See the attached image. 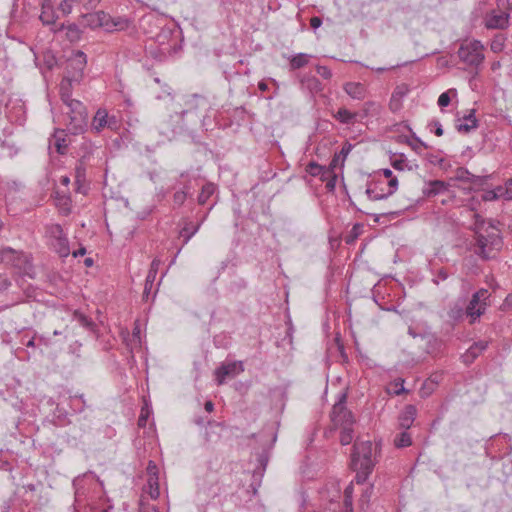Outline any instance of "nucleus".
Returning a JSON list of instances; mask_svg holds the SVG:
<instances>
[{
	"label": "nucleus",
	"instance_id": "obj_27",
	"mask_svg": "<svg viewBox=\"0 0 512 512\" xmlns=\"http://www.w3.org/2000/svg\"><path fill=\"white\" fill-rule=\"evenodd\" d=\"M56 18L57 16L55 15L52 7L49 4L43 3L41 14L39 16V19L43 25H54Z\"/></svg>",
	"mask_w": 512,
	"mask_h": 512
},
{
	"label": "nucleus",
	"instance_id": "obj_21",
	"mask_svg": "<svg viewBox=\"0 0 512 512\" xmlns=\"http://www.w3.org/2000/svg\"><path fill=\"white\" fill-rule=\"evenodd\" d=\"M67 135L65 130L56 129L54 134L52 135V144L55 147L56 151L63 155L66 153L68 148V142L66 139Z\"/></svg>",
	"mask_w": 512,
	"mask_h": 512
},
{
	"label": "nucleus",
	"instance_id": "obj_48",
	"mask_svg": "<svg viewBox=\"0 0 512 512\" xmlns=\"http://www.w3.org/2000/svg\"><path fill=\"white\" fill-rule=\"evenodd\" d=\"M481 199L485 202L488 201H496L497 200V192L494 189H485L481 194Z\"/></svg>",
	"mask_w": 512,
	"mask_h": 512
},
{
	"label": "nucleus",
	"instance_id": "obj_19",
	"mask_svg": "<svg viewBox=\"0 0 512 512\" xmlns=\"http://www.w3.org/2000/svg\"><path fill=\"white\" fill-rule=\"evenodd\" d=\"M74 170L76 191L79 193H83V189L85 187L86 182V165L83 158L78 160Z\"/></svg>",
	"mask_w": 512,
	"mask_h": 512
},
{
	"label": "nucleus",
	"instance_id": "obj_42",
	"mask_svg": "<svg viewBox=\"0 0 512 512\" xmlns=\"http://www.w3.org/2000/svg\"><path fill=\"white\" fill-rule=\"evenodd\" d=\"M391 165L394 169L403 171L407 166L406 159H405L404 155L400 154L399 156L394 157L391 160Z\"/></svg>",
	"mask_w": 512,
	"mask_h": 512
},
{
	"label": "nucleus",
	"instance_id": "obj_55",
	"mask_svg": "<svg viewBox=\"0 0 512 512\" xmlns=\"http://www.w3.org/2000/svg\"><path fill=\"white\" fill-rule=\"evenodd\" d=\"M386 183V188L390 193V196L397 190L398 187V180L396 177H392L388 180Z\"/></svg>",
	"mask_w": 512,
	"mask_h": 512
},
{
	"label": "nucleus",
	"instance_id": "obj_2",
	"mask_svg": "<svg viewBox=\"0 0 512 512\" xmlns=\"http://www.w3.org/2000/svg\"><path fill=\"white\" fill-rule=\"evenodd\" d=\"M351 465L357 472V483H363L366 481L375 465L374 460L372 459L371 441H355L353 453L351 455Z\"/></svg>",
	"mask_w": 512,
	"mask_h": 512
},
{
	"label": "nucleus",
	"instance_id": "obj_15",
	"mask_svg": "<svg viewBox=\"0 0 512 512\" xmlns=\"http://www.w3.org/2000/svg\"><path fill=\"white\" fill-rule=\"evenodd\" d=\"M509 10L503 9L499 13H494L486 20V27L488 29H504L508 25Z\"/></svg>",
	"mask_w": 512,
	"mask_h": 512
},
{
	"label": "nucleus",
	"instance_id": "obj_53",
	"mask_svg": "<svg viewBox=\"0 0 512 512\" xmlns=\"http://www.w3.org/2000/svg\"><path fill=\"white\" fill-rule=\"evenodd\" d=\"M146 470H147L148 478L158 477V467L154 461L150 460L148 462Z\"/></svg>",
	"mask_w": 512,
	"mask_h": 512
},
{
	"label": "nucleus",
	"instance_id": "obj_63",
	"mask_svg": "<svg viewBox=\"0 0 512 512\" xmlns=\"http://www.w3.org/2000/svg\"><path fill=\"white\" fill-rule=\"evenodd\" d=\"M322 24V20L321 18L315 16V17H312L310 19V26L313 28V29H317L321 26Z\"/></svg>",
	"mask_w": 512,
	"mask_h": 512
},
{
	"label": "nucleus",
	"instance_id": "obj_24",
	"mask_svg": "<svg viewBox=\"0 0 512 512\" xmlns=\"http://www.w3.org/2000/svg\"><path fill=\"white\" fill-rule=\"evenodd\" d=\"M217 190V187L214 183L212 182H207L205 183L202 188H201V191L197 197V202L199 205H205L208 200L211 198V196H213L215 194Z\"/></svg>",
	"mask_w": 512,
	"mask_h": 512
},
{
	"label": "nucleus",
	"instance_id": "obj_9",
	"mask_svg": "<svg viewBox=\"0 0 512 512\" xmlns=\"http://www.w3.org/2000/svg\"><path fill=\"white\" fill-rule=\"evenodd\" d=\"M185 106L186 108L181 112L182 117L194 115L198 119H205L210 109L209 101L205 97L198 95H193L189 98Z\"/></svg>",
	"mask_w": 512,
	"mask_h": 512
},
{
	"label": "nucleus",
	"instance_id": "obj_50",
	"mask_svg": "<svg viewBox=\"0 0 512 512\" xmlns=\"http://www.w3.org/2000/svg\"><path fill=\"white\" fill-rule=\"evenodd\" d=\"M316 71L323 79L329 80L332 77V72L327 66L317 65Z\"/></svg>",
	"mask_w": 512,
	"mask_h": 512
},
{
	"label": "nucleus",
	"instance_id": "obj_3",
	"mask_svg": "<svg viewBox=\"0 0 512 512\" xmlns=\"http://www.w3.org/2000/svg\"><path fill=\"white\" fill-rule=\"evenodd\" d=\"M66 105L68 115L67 131L72 135L82 134L87 128L88 113L86 107L78 100L70 101Z\"/></svg>",
	"mask_w": 512,
	"mask_h": 512
},
{
	"label": "nucleus",
	"instance_id": "obj_10",
	"mask_svg": "<svg viewBox=\"0 0 512 512\" xmlns=\"http://www.w3.org/2000/svg\"><path fill=\"white\" fill-rule=\"evenodd\" d=\"M243 371L241 362L224 363L215 370L217 384L222 385L227 377L234 378Z\"/></svg>",
	"mask_w": 512,
	"mask_h": 512
},
{
	"label": "nucleus",
	"instance_id": "obj_26",
	"mask_svg": "<svg viewBox=\"0 0 512 512\" xmlns=\"http://www.w3.org/2000/svg\"><path fill=\"white\" fill-rule=\"evenodd\" d=\"M310 55L306 53H298L289 59L290 70H297L305 67L310 60Z\"/></svg>",
	"mask_w": 512,
	"mask_h": 512
},
{
	"label": "nucleus",
	"instance_id": "obj_25",
	"mask_svg": "<svg viewBox=\"0 0 512 512\" xmlns=\"http://www.w3.org/2000/svg\"><path fill=\"white\" fill-rule=\"evenodd\" d=\"M358 113L351 112L348 109L342 107L340 108L336 114H334V118L342 124H354L357 121Z\"/></svg>",
	"mask_w": 512,
	"mask_h": 512
},
{
	"label": "nucleus",
	"instance_id": "obj_44",
	"mask_svg": "<svg viewBox=\"0 0 512 512\" xmlns=\"http://www.w3.org/2000/svg\"><path fill=\"white\" fill-rule=\"evenodd\" d=\"M78 0H62L59 4V10L63 13V15H68L71 13L73 5Z\"/></svg>",
	"mask_w": 512,
	"mask_h": 512
},
{
	"label": "nucleus",
	"instance_id": "obj_20",
	"mask_svg": "<svg viewBox=\"0 0 512 512\" xmlns=\"http://www.w3.org/2000/svg\"><path fill=\"white\" fill-rule=\"evenodd\" d=\"M206 217L207 214H205L202 220L197 224H194L193 222L187 220L184 222V226L180 230V236L183 237L184 244H187L189 240L198 232Z\"/></svg>",
	"mask_w": 512,
	"mask_h": 512
},
{
	"label": "nucleus",
	"instance_id": "obj_62",
	"mask_svg": "<svg viewBox=\"0 0 512 512\" xmlns=\"http://www.w3.org/2000/svg\"><path fill=\"white\" fill-rule=\"evenodd\" d=\"M498 6L505 10H512V0H497Z\"/></svg>",
	"mask_w": 512,
	"mask_h": 512
},
{
	"label": "nucleus",
	"instance_id": "obj_43",
	"mask_svg": "<svg viewBox=\"0 0 512 512\" xmlns=\"http://www.w3.org/2000/svg\"><path fill=\"white\" fill-rule=\"evenodd\" d=\"M121 127V121L118 119L115 115H109L107 118V129H110L111 131H117Z\"/></svg>",
	"mask_w": 512,
	"mask_h": 512
},
{
	"label": "nucleus",
	"instance_id": "obj_11",
	"mask_svg": "<svg viewBox=\"0 0 512 512\" xmlns=\"http://www.w3.org/2000/svg\"><path fill=\"white\" fill-rule=\"evenodd\" d=\"M386 183L381 179H373L367 184L366 195L372 201L386 199L390 196L389 191L386 188Z\"/></svg>",
	"mask_w": 512,
	"mask_h": 512
},
{
	"label": "nucleus",
	"instance_id": "obj_28",
	"mask_svg": "<svg viewBox=\"0 0 512 512\" xmlns=\"http://www.w3.org/2000/svg\"><path fill=\"white\" fill-rule=\"evenodd\" d=\"M305 170L311 176L320 177L322 180H325V175L330 173L324 166L315 161L309 162Z\"/></svg>",
	"mask_w": 512,
	"mask_h": 512
},
{
	"label": "nucleus",
	"instance_id": "obj_13",
	"mask_svg": "<svg viewBox=\"0 0 512 512\" xmlns=\"http://www.w3.org/2000/svg\"><path fill=\"white\" fill-rule=\"evenodd\" d=\"M417 416V408L413 404L405 405L398 416V426L402 430H408Z\"/></svg>",
	"mask_w": 512,
	"mask_h": 512
},
{
	"label": "nucleus",
	"instance_id": "obj_6",
	"mask_svg": "<svg viewBox=\"0 0 512 512\" xmlns=\"http://www.w3.org/2000/svg\"><path fill=\"white\" fill-rule=\"evenodd\" d=\"M346 401L347 393L342 392L339 394L337 402L332 407L330 417L335 426L353 425L355 423L354 415L347 408Z\"/></svg>",
	"mask_w": 512,
	"mask_h": 512
},
{
	"label": "nucleus",
	"instance_id": "obj_40",
	"mask_svg": "<svg viewBox=\"0 0 512 512\" xmlns=\"http://www.w3.org/2000/svg\"><path fill=\"white\" fill-rule=\"evenodd\" d=\"M390 389L392 390V393L395 395H400L402 393L407 392V390L404 388V380L402 378L396 379L394 382L390 384Z\"/></svg>",
	"mask_w": 512,
	"mask_h": 512
},
{
	"label": "nucleus",
	"instance_id": "obj_16",
	"mask_svg": "<svg viewBox=\"0 0 512 512\" xmlns=\"http://www.w3.org/2000/svg\"><path fill=\"white\" fill-rule=\"evenodd\" d=\"M344 91L355 100H363L367 95V89L364 84L359 82H347L343 86Z\"/></svg>",
	"mask_w": 512,
	"mask_h": 512
},
{
	"label": "nucleus",
	"instance_id": "obj_23",
	"mask_svg": "<svg viewBox=\"0 0 512 512\" xmlns=\"http://www.w3.org/2000/svg\"><path fill=\"white\" fill-rule=\"evenodd\" d=\"M301 86L311 93H318L323 90L321 82L313 75H303L300 79Z\"/></svg>",
	"mask_w": 512,
	"mask_h": 512
},
{
	"label": "nucleus",
	"instance_id": "obj_35",
	"mask_svg": "<svg viewBox=\"0 0 512 512\" xmlns=\"http://www.w3.org/2000/svg\"><path fill=\"white\" fill-rule=\"evenodd\" d=\"M177 184L180 186L179 190L188 191V195H191V177L188 172H182L179 175V179L177 180Z\"/></svg>",
	"mask_w": 512,
	"mask_h": 512
},
{
	"label": "nucleus",
	"instance_id": "obj_18",
	"mask_svg": "<svg viewBox=\"0 0 512 512\" xmlns=\"http://www.w3.org/2000/svg\"><path fill=\"white\" fill-rule=\"evenodd\" d=\"M107 118L108 111L104 108L98 109L91 122V131L95 133L102 132L107 127Z\"/></svg>",
	"mask_w": 512,
	"mask_h": 512
},
{
	"label": "nucleus",
	"instance_id": "obj_17",
	"mask_svg": "<svg viewBox=\"0 0 512 512\" xmlns=\"http://www.w3.org/2000/svg\"><path fill=\"white\" fill-rule=\"evenodd\" d=\"M449 184L442 180H432L427 183V187L423 189L425 197H434L438 194L448 191Z\"/></svg>",
	"mask_w": 512,
	"mask_h": 512
},
{
	"label": "nucleus",
	"instance_id": "obj_36",
	"mask_svg": "<svg viewBox=\"0 0 512 512\" xmlns=\"http://www.w3.org/2000/svg\"><path fill=\"white\" fill-rule=\"evenodd\" d=\"M471 177H472V173H470L466 168L458 167L455 170V174L452 179L455 181L469 183L471 180Z\"/></svg>",
	"mask_w": 512,
	"mask_h": 512
},
{
	"label": "nucleus",
	"instance_id": "obj_64",
	"mask_svg": "<svg viewBox=\"0 0 512 512\" xmlns=\"http://www.w3.org/2000/svg\"><path fill=\"white\" fill-rule=\"evenodd\" d=\"M140 512H159V509L156 506H143L140 507Z\"/></svg>",
	"mask_w": 512,
	"mask_h": 512
},
{
	"label": "nucleus",
	"instance_id": "obj_51",
	"mask_svg": "<svg viewBox=\"0 0 512 512\" xmlns=\"http://www.w3.org/2000/svg\"><path fill=\"white\" fill-rule=\"evenodd\" d=\"M465 311L459 307L455 306L449 311V317L453 320H459L463 317Z\"/></svg>",
	"mask_w": 512,
	"mask_h": 512
},
{
	"label": "nucleus",
	"instance_id": "obj_5",
	"mask_svg": "<svg viewBox=\"0 0 512 512\" xmlns=\"http://www.w3.org/2000/svg\"><path fill=\"white\" fill-rule=\"evenodd\" d=\"M484 46L478 40L464 41L458 49L459 59L473 67H478L484 60Z\"/></svg>",
	"mask_w": 512,
	"mask_h": 512
},
{
	"label": "nucleus",
	"instance_id": "obj_4",
	"mask_svg": "<svg viewBox=\"0 0 512 512\" xmlns=\"http://www.w3.org/2000/svg\"><path fill=\"white\" fill-rule=\"evenodd\" d=\"M3 260L1 263L10 265L19 270L23 275H27L30 278L34 276V267L32 265L29 255L22 251L15 250L11 247H3Z\"/></svg>",
	"mask_w": 512,
	"mask_h": 512
},
{
	"label": "nucleus",
	"instance_id": "obj_46",
	"mask_svg": "<svg viewBox=\"0 0 512 512\" xmlns=\"http://www.w3.org/2000/svg\"><path fill=\"white\" fill-rule=\"evenodd\" d=\"M449 277V273L445 268H440L436 271L435 276L433 278V283L438 285L441 281L447 280Z\"/></svg>",
	"mask_w": 512,
	"mask_h": 512
},
{
	"label": "nucleus",
	"instance_id": "obj_12",
	"mask_svg": "<svg viewBox=\"0 0 512 512\" xmlns=\"http://www.w3.org/2000/svg\"><path fill=\"white\" fill-rule=\"evenodd\" d=\"M51 234L55 238L54 247L60 257H67L70 254L68 239L64 235L63 229L59 224L51 227Z\"/></svg>",
	"mask_w": 512,
	"mask_h": 512
},
{
	"label": "nucleus",
	"instance_id": "obj_1",
	"mask_svg": "<svg viewBox=\"0 0 512 512\" xmlns=\"http://www.w3.org/2000/svg\"><path fill=\"white\" fill-rule=\"evenodd\" d=\"M474 217V253L484 260L495 258L503 246L500 231L491 223L485 227V220L479 214H474Z\"/></svg>",
	"mask_w": 512,
	"mask_h": 512
},
{
	"label": "nucleus",
	"instance_id": "obj_58",
	"mask_svg": "<svg viewBox=\"0 0 512 512\" xmlns=\"http://www.w3.org/2000/svg\"><path fill=\"white\" fill-rule=\"evenodd\" d=\"M153 285H154V282L148 283V280L145 279L144 291H143V295H142V298L144 301L149 300V295L151 293Z\"/></svg>",
	"mask_w": 512,
	"mask_h": 512
},
{
	"label": "nucleus",
	"instance_id": "obj_57",
	"mask_svg": "<svg viewBox=\"0 0 512 512\" xmlns=\"http://www.w3.org/2000/svg\"><path fill=\"white\" fill-rule=\"evenodd\" d=\"M11 286V281L5 274L0 273V292L7 290Z\"/></svg>",
	"mask_w": 512,
	"mask_h": 512
},
{
	"label": "nucleus",
	"instance_id": "obj_52",
	"mask_svg": "<svg viewBox=\"0 0 512 512\" xmlns=\"http://www.w3.org/2000/svg\"><path fill=\"white\" fill-rule=\"evenodd\" d=\"M344 505L346 507V511L347 512H353V509H352V496H351V488L350 487L345 489Z\"/></svg>",
	"mask_w": 512,
	"mask_h": 512
},
{
	"label": "nucleus",
	"instance_id": "obj_61",
	"mask_svg": "<svg viewBox=\"0 0 512 512\" xmlns=\"http://www.w3.org/2000/svg\"><path fill=\"white\" fill-rule=\"evenodd\" d=\"M81 3H83L84 7L87 10H93L97 7L100 0H79Z\"/></svg>",
	"mask_w": 512,
	"mask_h": 512
},
{
	"label": "nucleus",
	"instance_id": "obj_39",
	"mask_svg": "<svg viewBox=\"0 0 512 512\" xmlns=\"http://www.w3.org/2000/svg\"><path fill=\"white\" fill-rule=\"evenodd\" d=\"M188 191L185 190H177L173 194V205L174 207H181L186 199L188 198Z\"/></svg>",
	"mask_w": 512,
	"mask_h": 512
},
{
	"label": "nucleus",
	"instance_id": "obj_49",
	"mask_svg": "<svg viewBox=\"0 0 512 512\" xmlns=\"http://www.w3.org/2000/svg\"><path fill=\"white\" fill-rule=\"evenodd\" d=\"M452 92V90H449L448 92L442 93L438 98V105L443 108L450 104V96L449 93ZM454 93H456V90H453Z\"/></svg>",
	"mask_w": 512,
	"mask_h": 512
},
{
	"label": "nucleus",
	"instance_id": "obj_33",
	"mask_svg": "<svg viewBox=\"0 0 512 512\" xmlns=\"http://www.w3.org/2000/svg\"><path fill=\"white\" fill-rule=\"evenodd\" d=\"M147 485L149 487V495L152 499H157L160 495L159 477L148 478Z\"/></svg>",
	"mask_w": 512,
	"mask_h": 512
},
{
	"label": "nucleus",
	"instance_id": "obj_54",
	"mask_svg": "<svg viewBox=\"0 0 512 512\" xmlns=\"http://www.w3.org/2000/svg\"><path fill=\"white\" fill-rule=\"evenodd\" d=\"M504 195H506V201L512 200V177L504 183Z\"/></svg>",
	"mask_w": 512,
	"mask_h": 512
},
{
	"label": "nucleus",
	"instance_id": "obj_37",
	"mask_svg": "<svg viewBox=\"0 0 512 512\" xmlns=\"http://www.w3.org/2000/svg\"><path fill=\"white\" fill-rule=\"evenodd\" d=\"M492 176L491 175H486V176H476V175H473L472 174V177H471V180H470V184H472V187L470 188V190H477V189H480L481 187H483L484 185L487 184V181L491 178Z\"/></svg>",
	"mask_w": 512,
	"mask_h": 512
},
{
	"label": "nucleus",
	"instance_id": "obj_34",
	"mask_svg": "<svg viewBox=\"0 0 512 512\" xmlns=\"http://www.w3.org/2000/svg\"><path fill=\"white\" fill-rule=\"evenodd\" d=\"M151 413H152L151 407L148 405L147 402H145L141 408V412H140L138 422H137V425L140 428L146 427L147 420L150 417Z\"/></svg>",
	"mask_w": 512,
	"mask_h": 512
},
{
	"label": "nucleus",
	"instance_id": "obj_8",
	"mask_svg": "<svg viewBox=\"0 0 512 512\" xmlns=\"http://www.w3.org/2000/svg\"><path fill=\"white\" fill-rule=\"evenodd\" d=\"M87 64L86 54L80 50L74 52L67 60L65 75L70 81L79 83L83 77L84 69Z\"/></svg>",
	"mask_w": 512,
	"mask_h": 512
},
{
	"label": "nucleus",
	"instance_id": "obj_29",
	"mask_svg": "<svg viewBox=\"0 0 512 512\" xmlns=\"http://www.w3.org/2000/svg\"><path fill=\"white\" fill-rule=\"evenodd\" d=\"M393 443L396 448L409 447L412 445L411 434L408 430H403L394 437Z\"/></svg>",
	"mask_w": 512,
	"mask_h": 512
},
{
	"label": "nucleus",
	"instance_id": "obj_7",
	"mask_svg": "<svg viewBox=\"0 0 512 512\" xmlns=\"http://www.w3.org/2000/svg\"><path fill=\"white\" fill-rule=\"evenodd\" d=\"M491 296L487 289H480L472 295L465 314L470 317V323H474L481 315H483L488 307V299Z\"/></svg>",
	"mask_w": 512,
	"mask_h": 512
},
{
	"label": "nucleus",
	"instance_id": "obj_38",
	"mask_svg": "<svg viewBox=\"0 0 512 512\" xmlns=\"http://www.w3.org/2000/svg\"><path fill=\"white\" fill-rule=\"evenodd\" d=\"M160 264L161 260L159 258H155L151 262L150 269L146 276V280H148V283L155 281Z\"/></svg>",
	"mask_w": 512,
	"mask_h": 512
},
{
	"label": "nucleus",
	"instance_id": "obj_45",
	"mask_svg": "<svg viewBox=\"0 0 512 512\" xmlns=\"http://www.w3.org/2000/svg\"><path fill=\"white\" fill-rule=\"evenodd\" d=\"M112 23L116 30H125L130 25V21L127 18L122 17L112 19Z\"/></svg>",
	"mask_w": 512,
	"mask_h": 512
},
{
	"label": "nucleus",
	"instance_id": "obj_30",
	"mask_svg": "<svg viewBox=\"0 0 512 512\" xmlns=\"http://www.w3.org/2000/svg\"><path fill=\"white\" fill-rule=\"evenodd\" d=\"M75 81H70L67 79L66 76L63 77L61 84H60V95L61 100L64 102V104L69 103L70 101H73L74 99L71 98V91L70 88L72 86V83Z\"/></svg>",
	"mask_w": 512,
	"mask_h": 512
},
{
	"label": "nucleus",
	"instance_id": "obj_14",
	"mask_svg": "<svg viewBox=\"0 0 512 512\" xmlns=\"http://www.w3.org/2000/svg\"><path fill=\"white\" fill-rule=\"evenodd\" d=\"M488 347L487 341L474 342L464 354H462V362L466 366H470Z\"/></svg>",
	"mask_w": 512,
	"mask_h": 512
},
{
	"label": "nucleus",
	"instance_id": "obj_41",
	"mask_svg": "<svg viewBox=\"0 0 512 512\" xmlns=\"http://www.w3.org/2000/svg\"><path fill=\"white\" fill-rule=\"evenodd\" d=\"M379 105L374 101L365 102L362 109V118L367 117L371 113L378 112Z\"/></svg>",
	"mask_w": 512,
	"mask_h": 512
},
{
	"label": "nucleus",
	"instance_id": "obj_56",
	"mask_svg": "<svg viewBox=\"0 0 512 512\" xmlns=\"http://www.w3.org/2000/svg\"><path fill=\"white\" fill-rule=\"evenodd\" d=\"M402 107L401 99L395 98L391 96L390 102H389V108L392 112H396L400 110Z\"/></svg>",
	"mask_w": 512,
	"mask_h": 512
},
{
	"label": "nucleus",
	"instance_id": "obj_59",
	"mask_svg": "<svg viewBox=\"0 0 512 512\" xmlns=\"http://www.w3.org/2000/svg\"><path fill=\"white\" fill-rule=\"evenodd\" d=\"M407 92L408 88L406 86H398L393 92L392 96L402 100V98L407 94Z\"/></svg>",
	"mask_w": 512,
	"mask_h": 512
},
{
	"label": "nucleus",
	"instance_id": "obj_47",
	"mask_svg": "<svg viewBox=\"0 0 512 512\" xmlns=\"http://www.w3.org/2000/svg\"><path fill=\"white\" fill-rule=\"evenodd\" d=\"M75 318L78 320V322L87 328H91L94 326V323L91 319H89L87 316H85L82 313L75 312Z\"/></svg>",
	"mask_w": 512,
	"mask_h": 512
},
{
	"label": "nucleus",
	"instance_id": "obj_22",
	"mask_svg": "<svg viewBox=\"0 0 512 512\" xmlns=\"http://www.w3.org/2000/svg\"><path fill=\"white\" fill-rule=\"evenodd\" d=\"M465 123L456 126L457 131L460 133H469L471 130L478 127V120L475 117V110L472 109L467 115L463 116Z\"/></svg>",
	"mask_w": 512,
	"mask_h": 512
},
{
	"label": "nucleus",
	"instance_id": "obj_31",
	"mask_svg": "<svg viewBox=\"0 0 512 512\" xmlns=\"http://www.w3.org/2000/svg\"><path fill=\"white\" fill-rule=\"evenodd\" d=\"M352 426L353 425L340 426L342 429L340 431L339 439L342 445H349L353 441L354 430Z\"/></svg>",
	"mask_w": 512,
	"mask_h": 512
},
{
	"label": "nucleus",
	"instance_id": "obj_60",
	"mask_svg": "<svg viewBox=\"0 0 512 512\" xmlns=\"http://www.w3.org/2000/svg\"><path fill=\"white\" fill-rule=\"evenodd\" d=\"M430 127H434V133L436 136H442L444 131H443V128H442V125L441 123L438 121V120H433L430 122L429 124Z\"/></svg>",
	"mask_w": 512,
	"mask_h": 512
},
{
	"label": "nucleus",
	"instance_id": "obj_32",
	"mask_svg": "<svg viewBox=\"0 0 512 512\" xmlns=\"http://www.w3.org/2000/svg\"><path fill=\"white\" fill-rule=\"evenodd\" d=\"M66 37L70 42H76L81 37V30L78 25L72 23L66 27Z\"/></svg>",
	"mask_w": 512,
	"mask_h": 512
}]
</instances>
